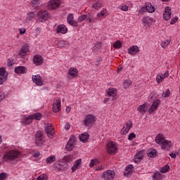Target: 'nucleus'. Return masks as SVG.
<instances>
[{"mask_svg": "<svg viewBox=\"0 0 180 180\" xmlns=\"http://www.w3.org/2000/svg\"><path fill=\"white\" fill-rule=\"evenodd\" d=\"M72 158H73L72 155H67L64 156L63 160L64 161H65V162H72Z\"/></svg>", "mask_w": 180, "mask_h": 180, "instance_id": "a19ab883", "label": "nucleus"}, {"mask_svg": "<svg viewBox=\"0 0 180 180\" xmlns=\"http://www.w3.org/2000/svg\"><path fill=\"white\" fill-rule=\"evenodd\" d=\"M158 152L157 150L153 149L150 152L148 153V156L150 158H154V157L157 156Z\"/></svg>", "mask_w": 180, "mask_h": 180, "instance_id": "58836bf2", "label": "nucleus"}, {"mask_svg": "<svg viewBox=\"0 0 180 180\" xmlns=\"http://www.w3.org/2000/svg\"><path fill=\"white\" fill-rule=\"evenodd\" d=\"M168 169H169V165H166L160 169V172H162V174H167Z\"/></svg>", "mask_w": 180, "mask_h": 180, "instance_id": "37998d69", "label": "nucleus"}, {"mask_svg": "<svg viewBox=\"0 0 180 180\" xmlns=\"http://www.w3.org/2000/svg\"><path fill=\"white\" fill-rule=\"evenodd\" d=\"M77 141V138L75 136H71L69 141L65 146L66 151H71L74 147H75V143Z\"/></svg>", "mask_w": 180, "mask_h": 180, "instance_id": "20e7f679", "label": "nucleus"}, {"mask_svg": "<svg viewBox=\"0 0 180 180\" xmlns=\"http://www.w3.org/2000/svg\"><path fill=\"white\" fill-rule=\"evenodd\" d=\"M128 53L131 56H136V54L140 53V49L137 46H132L129 48Z\"/></svg>", "mask_w": 180, "mask_h": 180, "instance_id": "a211bd4d", "label": "nucleus"}, {"mask_svg": "<svg viewBox=\"0 0 180 180\" xmlns=\"http://www.w3.org/2000/svg\"><path fill=\"white\" fill-rule=\"evenodd\" d=\"M160 147L162 150L165 151H168L171 147H172V142L169 140H165L162 142L160 144Z\"/></svg>", "mask_w": 180, "mask_h": 180, "instance_id": "9b49d317", "label": "nucleus"}, {"mask_svg": "<svg viewBox=\"0 0 180 180\" xmlns=\"http://www.w3.org/2000/svg\"><path fill=\"white\" fill-rule=\"evenodd\" d=\"M120 9L122 11H123L124 12H127V11H129V6H126V5H123L120 6Z\"/></svg>", "mask_w": 180, "mask_h": 180, "instance_id": "4d7b16f0", "label": "nucleus"}, {"mask_svg": "<svg viewBox=\"0 0 180 180\" xmlns=\"http://www.w3.org/2000/svg\"><path fill=\"white\" fill-rule=\"evenodd\" d=\"M164 20H169L171 19V8L167 6L165 8V13H163Z\"/></svg>", "mask_w": 180, "mask_h": 180, "instance_id": "6ab92c4d", "label": "nucleus"}, {"mask_svg": "<svg viewBox=\"0 0 180 180\" xmlns=\"http://www.w3.org/2000/svg\"><path fill=\"white\" fill-rule=\"evenodd\" d=\"M109 13H108V10L106 8H103V10L97 13V18L98 19H103V18H106Z\"/></svg>", "mask_w": 180, "mask_h": 180, "instance_id": "bb28decb", "label": "nucleus"}, {"mask_svg": "<svg viewBox=\"0 0 180 180\" xmlns=\"http://www.w3.org/2000/svg\"><path fill=\"white\" fill-rule=\"evenodd\" d=\"M8 78V73H6V69L4 68H0V85H2L4 82L6 81Z\"/></svg>", "mask_w": 180, "mask_h": 180, "instance_id": "1a4fd4ad", "label": "nucleus"}, {"mask_svg": "<svg viewBox=\"0 0 180 180\" xmlns=\"http://www.w3.org/2000/svg\"><path fill=\"white\" fill-rule=\"evenodd\" d=\"M164 141H165V136H164V134H158L155 138L156 144H158L159 146H161Z\"/></svg>", "mask_w": 180, "mask_h": 180, "instance_id": "5701e85b", "label": "nucleus"}, {"mask_svg": "<svg viewBox=\"0 0 180 180\" xmlns=\"http://www.w3.org/2000/svg\"><path fill=\"white\" fill-rule=\"evenodd\" d=\"M32 81L34 84H36L38 86H42L44 82L43 79L40 77V75H35L32 76Z\"/></svg>", "mask_w": 180, "mask_h": 180, "instance_id": "ddd939ff", "label": "nucleus"}, {"mask_svg": "<svg viewBox=\"0 0 180 180\" xmlns=\"http://www.w3.org/2000/svg\"><path fill=\"white\" fill-rule=\"evenodd\" d=\"M61 4L60 0H51L48 2V9L50 11H53V9H57L60 4Z\"/></svg>", "mask_w": 180, "mask_h": 180, "instance_id": "423d86ee", "label": "nucleus"}, {"mask_svg": "<svg viewBox=\"0 0 180 180\" xmlns=\"http://www.w3.org/2000/svg\"><path fill=\"white\" fill-rule=\"evenodd\" d=\"M33 122V119L32 118V115H29L27 117H26L23 121V124H30Z\"/></svg>", "mask_w": 180, "mask_h": 180, "instance_id": "e433bc0d", "label": "nucleus"}, {"mask_svg": "<svg viewBox=\"0 0 180 180\" xmlns=\"http://www.w3.org/2000/svg\"><path fill=\"white\" fill-rule=\"evenodd\" d=\"M14 64L13 59L8 58L7 61V65L8 67H12Z\"/></svg>", "mask_w": 180, "mask_h": 180, "instance_id": "6e6d98bb", "label": "nucleus"}, {"mask_svg": "<svg viewBox=\"0 0 180 180\" xmlns=\"http://www.w3.org/2000/svg\"><path fill=\"white\" fill-rule=\"evenodd\" d=\"M133 127V122L131 121H128L125 124H124L123 128L122 129V133L124 135L127 134L130 131V129Z\"/></svg>", "mask_w": 180, "mask_h": 180, "instance_id": "f8f14e48", "label": "nucleus"}, {"mask_svg": "<svg viewBox=\"0 0 180 180\" xmlns=\"http://www.w3.org/2000/svg\"><path fill=\"white\" fill-rule=\"evenodd\" d=\"M68 163L64 162V161H58L56 162L53 165V169L56 172H58L60 171H67L68 169Z\"/></svg>", "mask_w": 180, "mask_h": 180, "instance_id": "f03ea898", "label": "nucleus"}, {"mask_svg": "<svg viewBox=\"0 0 180 180\" xmlns=\"http://www.w3.org/2000/svg\"><path fill=\"white\" fill-rule=\"evenodd\" d=\"M37 18L41 19V20H47V19H49V12L45 10H41L38 13Z\"/></svg>", "mask_w": 180, "mask_h": 180, "instance_id": "dca6fc26", "label": "nucleus"}, {"mask_svg": "<svg viewBox=\"0 0 180 180\" xmlns=\"http://www.w3.org/2000/svg\"><path fill=\"white\" fill-rule=\"evenodd\" d=\"M89 139V134H88V133H84L79 136V140L80 141H82V143H86V141H88Z\"/></svg>", "mask_w": 180, "mask_h": 180, "instance_id": "7c9ffc66", "label": "nucleus"}, {"mask_svg": "<svg viewBox=\"0 0 180 180\" xmlns=\"http://www.w3.org/2000/svg\"><path fill=\"white\" fill-rule=\"evenodd\" d=\"M68 74L73 78L78 77V70L75 68H70L68 70Z\"/></svg>", "mask_w": 180, "mask_h": 180, "instance_id": "c85d7f7f", "label": "nucleus"}, {"mask_svg": "<svg viewBox=\"0 0 180 180\" xmlns=\"http://www.w3.org/2000/svg\"><path fill=\"white\" fill-rule=\"evenodd\" d=\"M70 127H71V125L70 124V123H66L65 125V130H70Z\"/></svg>", "mask_w": 180, "mask_h": 180, "instance_id": "338daca9", "label": "nucleus"}, {"mask_svg": "<svg viewBox=\"0 0 180 180\" xmlns=\"http://www.w3.org/2000/svg\"><path fill=\"white\" fill-rule=\"evenodd\" d=\"M107 95H108V98H111V99H112V101H115V99L117 98L116 97V96H117V91L113 88H110L107 91Z\"/></svg>", "mask_w": 180, "mask_h": 180, "instance_id": "4468645a", "label": "nucleus"}, {"mask_svg": "<svg viewBox=\"0 0 180 180\" xmlns=\"http://www.w3.org/2000/svg\"><path fill=\"white\" fill-rule=\"evenodd\" d=\"M31 5L33 8H37L40 5V0H32Z\"/></svg>", "mask_w": 180, "mask_h": 180, "instance_id": "79ce46f5", "label": "nucleus"}, {"mask_svg": "<svg viewBox=\"0 0 180 180\" xmlns=\"http://www.w3.org/2000/svg\"><path fill=\"white\" fill-rule=\"evenodd\" d=\"M153 180L161 179V173L160 172H156L153 176Z\"/></svg>", "mask_w": 180, "mask_h": 180, "instance_id": "c03bdc74", "label": "nucleus"}, {"mask_svg": "<svg viewBox=\"0 0 180 180\" xmlns=\"http://www.w3.org/2000/svg\"><path fill=\"white\" fill-rule=\"evenodd\" d=\"M156 81L158 84H161L162 82V76L161 75V73H159L156 77Z\"/></svg>", "mask_w": 180, "mask_h": 180, "instance_id": "3c124183", "label": "nucleus"}, {"mask_svg": "<svg viewBox=\"0 0 180 180\" xmlns=\"http://www.w3.org/2000/svg\"><path fill=\"white\" fill-rule=\"evenodd\" d=\"M86 20H89V23H95L97 19L90 15Z\"/></svg>", "mask_w": 180, "mask_h": 180, "instance_id": "603ef678", "label": "nucleus"}, {"mask_svg": "<svg viewBox=\"0 0 180 180\" xmlns=\"http://www.w3.org/2000/svg\"><path fill=\"white\" fill-rule=\"evenodd\" d=\"M169 43L171 42L169 40H165L162 41L161 47H162V49H165L166 47H167V46H169Z\"/></svg>", "mask_w": 180, "mask_h": 180, "instance_id": "a18cd8bd", "label": "nucleus"}, {"mask_svg": "<svg viewBox=\"0 0 180 180\" xmlns=\"http://www.w3.org/2000/svg\"><path fill=\"white\" fill-rule=\"evenodd\" d=\"M94 165H95V160H91L89 164V167L90 168H92V167H94Z\"/></svg>", "mask_w": 180, "mask_h": 180, "instance_id": "774afa93", "label": "nucleus"}, {"mask_svg": "<svg viewBox=\"0 0 180 180\" xmlns=\"http://www.w3.org/2000/svg\"><path fill=\"white\" fill-rule=\"evenodd\" d=\"M29 51H30V46H29V44H25L22 46L19 51V56L20 57H25L27 56V53H29Z\"/></svg>", "mask_w": 180, "mask_h": 180, "instance_id": "6e6552de", "label": "nucleus"}, {"mask_svg": "<svg viewBox=\"0 0 180 180\" xmlns=\"http://www.w3.org/2000/svg\"><path fill=\"white\" fill-rule=\"evenodd\" d=\"M37 180H47V176L41 174L38 178Z\"/></svg>", "mask_w": 180, "mask_h": 180, "instance_id": "680f3d73", "label": "nucleus"}, {"mask_svg": "<svg viewBox=\"0 0 180 180\" xmlns=\"http://www.w3.org/2000/svg\"><path fill=\"white\" fill-rule=\"evenodd\" d=\"M35 16L36 14L33 12L28 13V19H30V20H31V19H33V18H35Z\"/></svg>", "mask_w": 180, "mask_h": 180, "instance_id": "13d9d810", "label": "nucleus"}, {"mask_svg": "<svg viewBox=\"0 0 180 180\" xmlns=\"http://www.w3.org/2000/svg\"><path fill=\"white\" fill-rule=\"evenodd\" d=\"M86 18H88L87 15L83 14L81 16L79 17L77 22H79V23H81V22L85 20V19H86Z\"/></svg>", "mask_w": 180, "mask_h": 180, "instance_id": "09e8293b", "label": "nucleus"}, {"mask_svg": "<svg viewBox=\"0 0 180 180\" xmlns=\"http://www.w3.org/2000/svg\"><path fill=\"white\" fill-rule=\"evenodd\" d=\"M133 173V165H129L127 166L124 172V176H129V175H131V174Z\"/></svg>", "mask_w": 180, "mask_h": 180, "instance_id": "c756f323", "label": "nucleus"}, {"mask_svg": "<svg viewBox=\"0 0 180 180\" xmlns=\"http://www.w3.org/2000/svg\"><path fill=\"white\" fill-rule=\"evenodd\" d=\"M130 85H131V81L127 79L124 81V88L125 89H127V88H129V86H130Z\"/></svg>", "mask_w": 180, "mask_h": 180, "instance_id": "49530a36", "label": "nucleus"}, {"mask_svg": "<svg viewBox=\"0 0 180 180\" xmlns=\"http://www.w3.org/2000/svg\"><path fill=\"white\" fill-rule=\"evenodd\" d=\"M43 134L41 133V131H37L36 134H35V139H43Z\"/></svg>", "mask_w": 180, "mask_h": 180, "instance_id": "864d4df0", "label": "nucleus"}, {"mask_svg": "<svg viewBox=\"0 0 180 180\" xmlns=\"http://www.w3.org/2000/svg\"><path fill=\"white\" fill-rule=\"evenodd\" d=\"M67 22L71 26H75V27H77V26H78V22L74 20V15H72V13H70L68 15Z\"/></svg>", "mask_w": 180, "mask_h": 180, "instance_id": "f3484780", "label": "nucleus"}, {"mask_svg": "<svg viewBox=\"0 0 180 180\" xmlns=\"http://www.w3.org/2000/svg\"><path fill=\"white\" fill-rule=\"evenodd\" d=\"M44 143H46L44 138L35 139V143L38 147H41L44 145Z\"/></svg>", "mask_w": 180, "mask_h": 180, "instance_id": "72a5a7b5", "label": "nucleus"}, {"mask_svg": "<svg viewBox=\"0 0 180 180\" xmlns=\"http://www.w3.org/2000/svg\"><path fill=\"white\" fill-rule=\"evenodd\" d=\"M20 34H25L26 33V29L25 28H20Z\"/></svg>", "mask_w": 180, "mask_h": 180, "instance_id": "e2e57ef3", "label": "nucleus"}, {"mask_svg": "<svg viewBox=\"0 0 180 180\" xmlns=\"http://www.w3.org/2000/svg\"><path fill=\"white\" fill-rule=\"evenodd\" d=\"M68 45V42L65 41H60L58 43V46L59 47V49H64V47H67Z\"/></svg>", "mask_w": 180, "mask_h": 180, "instance_id": "4c0bfd02", "label": "nucleus"}, {"mask_svg": "<svg viewBox=\"0 0 180 180\" xmlns=\"http://www.w3.org/2000/svg\"><path fill=\"white\" fill-rule=\"evenodd\" d=\"M20 155V152L16 150H11L6 152L3 156L4 161L6 162H13L18 160Z\"/></svg>", "mask_w": 180, "mask_h": 180, "instance_id": "f257e3e1", "label": "nucleus"}, {"mask_svg": "<svg viewBox=\"0 0 180 180\" xmlns=\"http://www.w3.org/2000/svg\"><path fill=\"white\" fill-rule=\"evenodd\" d=\"M61 110V100L56 98L53 104V112L58 113Z\"/></svg>", "mask_w": 180, "mask_h": 180, "instance_id": "9d476101", "label": "nucleus"}, {"mask_svg": "<svg viewBox=\"0 0 180 180\" xmlns=\"http://www.w3.org/2000/svg\"><path fill=\"white\" fill-rule=\"evenodd\" d=\"M103 3L101 1H96L92 4L91 8L94 9V11H99L101 8H103Z\"/></svg>", "mask_w": 180, "mask_h": 180, "instance_id": "a878e982", "label": "nucleus"}, {"mask_svg": "<svg viewBox=\"0 0 180 180\" xmlns=\"http://www.w3.org/2000/svg\"><path fill=\"white\" fill-rule=\"evenodd\" d=\"M145 9L149 13H153V12H155V8L153 6V4H151V3H146L145 4Z\"/></svg>", "mask_w": 180, "mask_h": 180, "instance_id": "cd10ccee", "label": "nucleus"}, {"mask_svg": "<svg viewBox=\"0 0 180 180\" xmlns=\"http://www.w3.org/2000/svg\"><path fill=\"white\" fill-rule=\"evenodd\" d=\"M47 164H51V162H54L56 161V156L55 155H51L46 160Z\"/></svg>", "mask_w": 180, "mask_h": 180, "instance_id": "ea45409f", "label": "nucleus"}, {"mask_svg": "<svg viewBox=\"0 0 180 180\" xmlns=\"http://www.w3.org/2000/svg\"><path fill=\"white\" fill-rule=\"evenodd\" d=\"M102 178L104 180H114L115 179V172L112 170H107L102 174Z\"/></svg>", "mask_w": 180, "mask_h": 180, "instance_id": "0eeeda50", "label": "nucleus"}, {"mask_svg": "<svg viewBox=\"0 0 180 180\" xmlns=\"http://www.w3.org/2000/svg\"><path fill=\"white\" fill-rule=\"evenodd\" d=\"M33 63L35 65H41L43 64V57L40 55H35L33 58Z\"/></svg>", "mask_w": 180, "mask_h": 180, "instance_id": "aec40b11", "label": "nucleus"}, {"mask_svg": "<svg viewBox=\"0 0 180 180\" xmlns=\"http://www.w3.org/2000/svg\"><path fill=\"white\" fill-rule=\"evenodd\" d=\"M107 151L108 154H116L117 153V146L112 141L107 143Z\"/></svg>", "mask_w": 180, "mask_h": 180, "instance_id": "39448f33", "label": "nucleus"}, {"mask_svg": "<svg viewBox=\"0 0 180 180\" xmlns=\"http://www.w3.org/2000/svg\"><path fill=\"white\" fill-rule=\"evenodd\" d=\"M152 22H154V19L148 16L143 18L142 20V23H143L145 27H148Z\"/></svg>", "mask_w": 180, "mask_h": 180, "instance_id": "393cba45", "label": "nucleus"}, {"mask_svg": "<svg viewBox=\"0 0 180 180\" xmlns=\"http://www.w3.org/2000/svg\"><path fill=\"white\" fill-rule=\"evenodd\" d=\"M6 178H8V174L6 173L0 174V180H6Z\"/></svg>", "mask_w": 180, "mask_h": 180, "instance_id": "5fc2aeb1", "label": "nucleus"}, {"mask_svg": "<svg viewBox=\"0 0 180 180\" xmlns=\"http://www.w3.org/2000/svg\"><path fill=\"white\" fill-rule=\"evenodd\" d=\"M31 117L32 118V120H41V113L40 112H36L32 115H30Z\"/></svg>", "mask_w": 180, "mask_h": 180, "instance_id": "c9c22d12", "label": "nucleus"}, {"mask_svg": "<svg viewBox=\"0 0 180 180\" xmlns=\"http://www.w3.org/2000/svg\"><path fill=\"white\" fill-rule=\"evenodd\" d=\"M143 157H144V151L141 150L135 155L134 162L136 163H139L140 162V161L143 160Z\"/></svg>", "mask_w": 180, "mask_h": 180, "instance_id": "412c9836", "label": "nucleus"}, {"mask_svg": "<svg viewBox=\"0 0 180 180\" xmlns=\"http://www.w3.org/2000/svg\"><path fill=\"white\" fill-rule=\"evenodd\" d=\"M68 32V28L64 25H59L56 29V33H61L62 34H65Z\"/></svg>", "mask_w": 180, "mask_h": 180, "instance_id": "4be33fe9", "label": "nucleus"}, {"mask_svg": "<svg viewBox=\"0 0 180 180\" xmlns=\"http://www.w3.org/2000/svg\"><path fill=\"white\" fill-rule=\"evenodd\" d=\"M45 131L49 136H53L54 134V128L51 125L45 127Z\"/></svg>", "mask_w": 180, "mask_h": 180, "instance_id": "f704fd0d", "label": "nucleus"}, {"mask_svg": "<svg viewBox=\"0 0 180 180\" xmlns=\"http://www.w3.org/2000/svg\"><path fill=\"white\" fill-rule=\"evenodd\" d=\"M133 139H136V134L134 133H131L129 135L128 140H133Z\"/></svg>", "mask_w": 180, "mask_h": 180, "instance_id": "052dcab7", "label": "nucleus"}, {"mask_svg": "<svg viewBox=\"0 0 180 180\" xmlns=\"http://www.w3.org/2000/svg\"><path fill=\"white\" fill-rule=\"evenodd\" d=\"M5 98V93L3 91H0V102H2L4 99Z\"/></svg>", "mask_w": 180, "mask_h": 180, "instance_id": "bf43d9fd", "label": "nucleus"}, {"mask_svg": "<svg viewBox=\"0 0 180 180\" xmlns=\"http://www.w3.org/2000/svg\"><path fill=\"white\" fill-rule=\"evenodd\" d=\"M114 49H120L122 47V42L120 41H116L113 44Z\"/></svg>", "mask_w": 180, "mask_h": 180, "instance_id": "de8ad7c7", "label": "nucleus"}, {"mask_svg": "<svg viewBox=\"0 0 180 180\" xmlns=\"http://www.w3.org/2000/svg\"><path fill=\"white\" fill-rule=\"evenodd\" d=\"M96 122V117L92 114H89L86 116L83 121V124L85 127H91L94 126V124Z\"/></svg>", "mask_w": 180, "mask_h": 180, "instance_id": "7ed1b4c3", "label": "nucleus"}, {"mask_svg": "<svg viewBox=\"0 0 180 180\" xmlns=\"http://www.w3.org/2000/svg\"><path fill=\"white\" fill-rule=\"evenodd\" d=\"M137 111L139 112L141 115H144V113H146V112L147 111V104L144 103L139 105Z\"/></svg>", "mask_w": 180, "mask_h": 180, "instance_id": "2f4dec72", "label": "nucleus"}, {"mask_svg": "<svg viewBox=\"0 0 180 180\" xmlns=\"http://www.w3.org/2000/svg\"><path fill=\"white\" fill-rule=\"evenodd\" d=\"M170 94H171V91H169V89H167L166 90V92H163L162 94V98H168V96H169Z\"/></svg>", "mask_w": 180, "mask_h": 180, "instance_id": "8fccbe9b", "label": "nucleus"}, {"mask_svg": "<svg viewBox=\"0 0 180 180\" xmlns=\"http://www.w3.org/2000/svg\"><path fill=\"white\" fill-rule=\"evenodd\" d=\"M81 159H78L75 161V164L72 167V172H74L75 171H77L81 166Z\"/></svg>", "mask_w": 180, "mask_h": 180, "instance_id": "473e14b6", "label": "nucleus"}, {"mask_svg": "<svg viewBox=\"0 0 180 180\" xmlns=\"http://www.w3.org/2000/svg\"><path fill=\"white\" fill-rule=\"evenodd\" d=\"M178 20V17L175 16L174 18L172 19L170 25H174Z\"/></svg>", "mask_w": 180, "mask_h": 180, "instance_id": "69168bd1", "label": "nucleus"}, {"mask_svg": "<svg viewBox=\"0 0 180 180\" xmlns=\"http://www.w3.org/2000/svg\"><path fill=\"white\" fill-rule=\"evenodd\" d=\"M15 74H26L27 72V68L25 66H18L15 68Z\"/></svg>", "mask_w": 180, "mask_h": 180, "instance_id": "b1692460", "label": "nucleus"}, {"mask_svg": "<svg viewBox=\"0 0 180 180\" xmlns=\"http://www.w3.org/2000/svg\"><path fill=\"white\" fill-rule=\"evenodd\" d=\"M160 104L161 103L160 99H156L149 108V113H153V112H155V110H157L158 106H160Z\"/></svg>", "mask_w": 180, "mask_h": 180, "instance_id": "2eb2a0df", "label": "nucleus"}, {"mask_svg": "<svg viewBox=\"0 0 180 180\" xmlns=\"http://www.w3.org/2000/svg\"><path fill=\"white\" fill-rule=\"evenodd\" d=\"M33 157H34V158H37L38 157H40V152L39 151L34 152L33 153Z\"/></svg>", "mask_w": 180, "mask_h": 180, "instance_id": "0e129e2a", "label": "nucleus"}]
</instances>
